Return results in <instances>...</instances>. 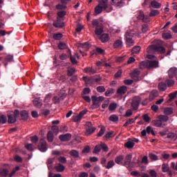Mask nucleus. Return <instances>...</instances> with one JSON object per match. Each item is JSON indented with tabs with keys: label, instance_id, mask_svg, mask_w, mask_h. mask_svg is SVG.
<instances>
[{
	"label": "nucleus",
	"instance_id": "f257e3e1",
	"mask_svg": "<svg viewBox=\"0 0 177 177\" xmlns=\"http://www.w3.org/2000/svg\"><path fill=\"white\" fill-rule=\"evenodd\" d=\"M148 54H153V53H158L160 54L165 53V48L159 45H151L147 48Z\"/></svg>",
	"mask_w": 177,
	"mask_h": 177
},
{
	"label": "nucleus",
	"instance_id": "f03ea898",
	"mask_svg": "<svg viewBox=\"0 0 177 177\" xmlns=\"http://www.w3.org/2000/svg\"><path fill=\"white\" fill-rule=\"evenodd\" d=\"M93 104L91 106V109H98L100 106V103L104 100V96L97 97L96 95H92L91 97Z\"/></svg>",
	"mask_w": 177,
	"mask_h": 177
},
{
	"label": "nucleus",
	"instance_id": "7ed1b4c3",
	"mask_svg": "<svg viewBox=\"0 0 177 177\" xmlns=\"http://www.w3.org/2000/svg\"><path fill=\"white\" fill-rule=\"evenodd\" d=\"M107 8L106 0H100L99 4L95 8V15L100 14L103 10Z\"/></svg>",
	"mask_w": 177,
	"mask_h": 177
},
{
	"label": "nucleus",
	"instance_id": "20e7f679",
	"mask_svg": "<svg viewBox=\"0 0 177 177\" xmlns=\"http://www.w3.org/2000/svg\"><path fill=\"white\" fill-rule=\"evenodd\" d=\"M38 149L41 152H46L48 150L47 142L45 139L41 138L39 140V144L37 145Z\"/></svg>",
	"mask_w": 177,
	"mask_h": 177
},
{
	"label": "nucleus",
	"instance_id": "39448f33",
	"mask_svg": "<svg viewBox=\"0 0 177 177\" xmlns=\"http://www.w3.org/2000/svg\"><path fill=\"white\" fill-rule=\"evenodd\" d=\"M140 102H141V97H140L136 96V97H133L131 106L133 108L134 111H136V110L138 109Z\"/></svg>",
	"mask_w": 177,
	"mask_h": 177
},
{
	"label": "nucleus",
	"instance_id": "423d86ee",
	"mask_svg": "<svg viewBox=\"0 0 177 177\" xmlns=\"http://www.w3.org/2000/svg\"><path fill=\"white\" fill-rule=\"evenodd\" d=\"M140 71L138 68L134 69L133 71L131 73V77H132L134 82L140 81Z\"/></svg>",
	"mask_w": 177,
	"mask_h": 177
},
{
	"label": "nucleus",
	"instance_id": "0eeeda50",
	"mask_svg": "<svg viewBox=\"0 0 177 177\" xmlns=\"http://www.w3.org/2000/svg\"><path fill=\"white\" fill-rule=\"evenodd\" d=\"M147 133L148 134L151 133V135L153 136H156L154 131L153 130L152 127L150 126L147 127V129H144L142 130V131H141V136H142V137H145L147 136Z\"/></svg>",
	"mask_w": 177,
	"mask_h": 177
},
{
	"label": "nucleus",
	"instance_id": "6e6552de",
	"mask_svg": "<svg viewBox=\"0 0 177 177\" xmlns=\"http://www.w3.org/2000/svg\"><path fill=\"white\" fill-rule=\"evenodd\" d=\"M53 26L55 28H63L64 27V23L58 17L56 21H54Z\"/></svg>",
	"mask_w": 177,
	"mask_h": 177
},
{
	"label": "nucleus",
	"instance_id": "1a4fd4ad",
	"mask_svg": "<svg viewBox=\"0 0 177 177\" xmlns=\"http://www.w3.org/2000/svg\"><path fill=\"white\" fill-rule=\"evenodd\" d=\"M131 160H132V156L131 154H129L126 156L124 166L127 167L128 169L131 168Z\"/></svg>",
	"mask_w": 177,
	"mask_h": 177
},
{
	"label": "nucleus",
	"instance_id": "9d476101",
	"mask_svg": "<svg viewBox=\"0 0 177 177\" xmlns=\"http://www.w3.org/2000/svg\"><path fill=\"white\" fill-rule=\"evenodd\" d=\"M87 126H88V128L86 129V135L87 136H89L95 132L96 129L92 127V124L91 122H88Z\"/></svg>",
	"mask_w": 177,
	"mask_h": 177
},
{
	"label": "nucleus",
	"instance_id": "9b49d317",
	"mask_svg": "<svg viewBox=\"0 0 177 177\" xmlns=\"http://www.w3.org/2000/svg\"><path fill=\"white\" fill-rule=\"evenodd\" d=\"M148 69L158 68L159 62L156 60L148 61Z\"/></svg>",
	"mask_w": 177,
	"mask_h": 177
},
{
	"label": "nucleus",
	"instance_id": "f8f14e48",
	"mask_svg": "<svg viewBox=\"0 0 177 177\" xmlns=\"http://www.w3.org/2000/svg\"><path fill=\"white\" fill-rule=\"evenodd\" d=\"M177 75V68L175 67L169 68L168 75L170 79L174 78Z\"/></svg>",
	"mask_w": 177,
	"mask_h": 177
},
{
	"label": "nucleus",
	"instance_id": "ddd939ff",
	"mask_svg": "<svg viewBox=\"0 0 177 177\" xmlns=\"http://www.w3.org/2000/svg\"><path fill=\"white\" fill-rule=\"evenodd\" d=\"M59 139L62 142H67L71 139V134L66 133L65 135H60Z\"/></svg>",
	"mask_w": 177,
	"mask_h": 177
},
{
	"label": "nucleus",
	"instance_id": "4468645a",
	"mask_svg": "<svg viewBox=\"0 0 177 177\" xmlns=\"http://www.w3.org/2000/svg\"><path fill=\"white\" fill-rule=\"evenodd\" d=\"M83 80L85 82L86 86L93 84L95 82L93 77H87L86 76H83Z\"/></svg>",
	"mask_w": 177,
	"mask_h": 177
},
{
	"label": "nucleus",
	"instance_id": "2eb2a0df",
	"mask_svg": "<svg viewBox=\"0 0 177 177\" xmlns=\"http://www.w3.org/2000/svg\"><path fill=\"white\" fill-rule=\"evenodd\" d=\"M33 104L37 108H41L42 106V100H40L39 97L35 98L33 100Z\"/></svg>",
	"mask_w": 177,
	"mask_h": 177
},
{
	"label": "nucleus",
	"instance_id": "dca6fc26",
	"mask_svg": "<svg viewBox=\"0 0 177 177\" xmlns=\"http://www.w3.org/2000/svg\"><path fill=\"white\" fill-rule=\"evenodd\" d=\"M84 73L91 75L96 73V70L93 67H86L84 68Z\"/></svg>",
	"mask_w": 177,
	"mask_h": 177
},
{
	"label": "nucleus",
	"instance_id": "f3484780",
	"mask_svg": "<svg viewBox=\"0 0 177 177\" xmlns=\"http://www.w3.org/2000/svg\"><path fill=\"white\" fill-rule=\"evenodd\" d=\"M158 90L160 91H165L167 88V85L166 84V82H159L158 85Z\"/></svg>",
	"mask_w": 177,
	"mask_h": 177
},
{
	"label": "nucleus",
	"instance_id": "a211bd4d",
	"mask_svg": "<svg viewBox=\"0 0 177 177\" xmlns=\"http://www.w3.org/2000/svg\"><path fill=\"white\" fill-rule=\"evenodd\" d=\"M55 160V158H48L47 160V166H48V169L49 170H51L54 168V165L53 163Z\"/></svg>",
	"mask_w": 177,
	"mask_h": 177
},
{
	"label": "nucleus",
	"instance_id": "6ab92c4d",
	"mask_svg": "<svg viewBox=\"0 0 177 177\" xmlns=\"http://www.w3.org/2000/svg\"><path fill=\"white\" fill-rule=\"evenodd\" d=\"M127 88L126 86H122L120 88H118L117 90V93L118 95H124L127 93Z\"/></svg>",
	"mask_w": 177,
	"mask_h": 177
},
{
	"label": "nucleus",
	"instance_id": "aec40b11",
	"mask_svg": "<svg viewBox=\"0 0 177 177\" xmlns=\"http://www.w3.org/2000/svg\"><path fill=\"white\" fill-rule=\"evenodd\" d=\"M100 39L101 40V41L102 43H106L107 41H109V36L108 34L106 33H104V34H102L100 37Z\"/></svg>",
	"mask_w": 177,
	"mask_h": 177
},
{
	"label": "nucleus",
	"instance_id": "412c9836",
	"mask_svg": "<svg viewBox=\"0 0 177 177\" xmlns=\"http://www.w3.org/2000/svg\"><path fill=\"white\" fill-rule=\"evenodd\" d=\"M20 116L22 120H27L28 119V113L27 111H21L20 112Z\"/></svg>",
	"mask_w": 177,
	"mask_h": 177
},
{
	"label": "nucleus",
	"instance_id": "4be33fe9",
	"mask_svg": "<svg viewBox=\"0 0 177 177\" xmlns=\"http://www.w3.org/2000/svg\"><path fill=\"white\" fill-rule=\"evenodd\" d=\"M151 124L156 127H161L162 126V123L160 122V119L151 121Z\"/></svg>",
	"mask_w": 177,
	"mask_h": 177
},
{
	"label": "nucleus",
	"instance_id": "5701e85b",
	"mask_svg": "<svg viewBox=\"0 0 177 177\" xmlns=\"http://www.w3.org/2000/svg\"><path fill=\"white\" fill-rule=\"evenodd\" d=\"M163 113L167 116L172 115L174 113V109L173 108H165Z\"/></svg>",
	"mask_w": 177,
	"mask_h": 177
},
{
	"label": "nucleus",
	"instance_id": "b1692460",
	"mask_svg": "<svg viewBox=\"0 0 177 177\" xmlns=\"http://www.w3.org/2000/svg\"><path fill=\"white\" fill-rule=\"evenodd\" d=\"M57 48L59 50H63L67 49L68 46H67V44H66V43L60 41L57 45Z\"/></svg>",
	"mask_w": 177,
	"mask_h": 177
},
{
	"label": "nucleus",
	"instance_id": "393cba45",
	"mask_svg": "<svg viewBox=\"0 0 177 177\" xmlns=\"http://www.w3.org/2000/svg\"><path fill=\"white\" fill-rule=\"evenodd\" d=\"M158 119L160 120V122H167L169 121V118L168 116H167L166 115H160L159 116H158Z\"/></svg>",
	"mask_w": 177,
	"mask_h": 177
},
{
	"label": "nucleus",
	"instance_id": "a878e982",
	"mask_svg": "<svg viewBox=\"0 0 177 177\" xmlns=\"http://www.w3.org/2000/svg\"><path fill=\"white\" fill-rule=\"evenodd\" d=\"M17 118L12 115H8V122L10 124H13L16 122Z\"/></svg>",
	"mask_w": 177,
	"mask_h": 177
},
{
	"label": "nucleus",
	"instance_id": "bb28decb",
	"mask_svg": "<svg viewBox=\"0 0 177 177\" xmlns=\"http://www.w3.org/2000/svg\"><path fill=\"white\" fill-rule=\"evenodd\" d=\"M54 133L52 131H48L47 133V140L49 142H53L54 140Z\"/></svg>",
	"mask_w": 177,
	"mask_h": 177
},
{
	"label": "nucleus",
	"instance_id": "cd10ccee",
	"mask_svg": "<svg viewBox=\"0 0 177 177\" xmlns=\"http://www.w3.org/2000/svg\"><path fill=\"white\" fill-rule=\"evenodd\" d=\"M149 7H152L153 8H160L161 7V4L156 1H153L151 2Z\"/></svg>",
	"mask_w": 177,
	"mask_h": 177
},
{
	"label": "nucleus",
	"instance_id": "c85d7f7f",
	"mask_svg": "<svg viewBox=\"0 0 177 177\" xmlns=\"http://www.w3.org/2000/svg\"><path fill=\"white\" fill-rule=\"evenodd\" d=\"M162 37L165 40H169L172 38V35L170 32H164L162 34Z\"/></svg>",
	"mask_w": 177,
	"mask_h": 177
},
{
	"label": "nucleus",
	"instance_id": "c756f323",
	"mask_svg": "<svg viewBox=\"0 0 177 177\" xmlns=\"http://www.w3.org/2000/svg\"><path fill=\"white\" fill-rule=\"evenodd\" d=\"M69 154L73 157L74 158H80V154H79V152L76 150H71L70 152H69Z\"/></svg>",
	"mask_w": 177,
	"mask_h": 177
},
{
	"label": "nucleus",
	"instance_id": "7c9ffc66",
	"mask_svg": "<svg viewBox=\"0 0 177 177\" xmlns=\"http://www.w3.org/2000/svg\"><path fill=\"white\" fill-rule=\"evenodd\" d=\"M127 47L130 48L133 46L135 44V41L133 39V38H127L126 39Z\"/></svg>",
	"mask_w": 177,
	"mask_h": 177
},
{
	"label": "nucleus",
	"instance_id": "2f4dec72",
	"mask_svg": "<svg viewBox=\"0 0 177 177\" xmlns=\"http://www.w3.org/2000/svg\"><path fill=\"white\" fill-rule=\"evenodd\" d=\"M145 68H149V65L147 62H140V69L144 70Z\"/></svg>",
	"mask_w": 177,
	"mask_h": 177
},
{
	"label": "nucleus",
	"instance_id": "473e14b6",
	"mask_svg": "<svg viewBox=\"0 0 177 177\" xmlns=\"http://www.w3.org/2000/svg\"><path fill=\"white\" fill-rule=\"evenodd\" d=\"M158 95V91H156V90H153V91L151 92L150 95H149V99H150V100H153L154 98L157 97Z\"/></svg>",
	"mask_w": 177,
	"mask_h": 177
},
{
	"label": "nucleus",
	"instance_id": "72a5a7b5",
	"mask_svg": "<svg viewBox=\"0 0 177 177\" xmlns=\"http://www.w3.org/2000/svg\"><path fill=\"white\" fill-rule=\"evenodd\" d=\"M103 32V28L101 26L95 27V35H101Z\"/></svg>",
	"mask_w": 177,
	"mask_h": 177
},
{
	"label": "nucleus",
	"instance_id": "f704fd0d",
	"mask_svg": "<svg viewBox=\"0 0 177 177\" xmlns=\"http://www.w3.org/2000/svg\"><path fill=\"white\" fill-rule=\"evenodd\" d=\"M165 84L167 87H171L175 84V81L174 80L167 79L165 80Z\"/></svg>",
	"mask_w": 177,
	"mask_h": 177
},
{
	"label": "nucleus",
	"instance_id": "c9c22d12",
	"mask_svg": "<svg viewBox=\"0 0 177 177\" xmlns=\"http://www.w3.org/2000/svg\"><path fill=\"white\" fill-rule=\"evenodd\" d=\"M133 37H134L133 32L131 30H127V32H126V35H125V38L126 39H133Z\"/></svg>",
	"mask_w": 177,
	"mask_h": 177
},
{
	"label": "nucleus",
	"instance_id": "e433bc0d",
	"mask_svg": "<svg viewBox=\"0 0 177 177\" xmlns=\"http://www.w3.org/2000/svg\"><path fill=\"white\" fill-rule=\"evenodd\" d=\"M124 160V156H118L115 159V162L118 164V165H124L122 163V161Z\"/></svg>",
	"mask_w": 177,
	"mask_h": 177
},
{
	"label": "nucleus",
	"instance_id": "4c0bfd02",
	"mask_svg": "<svg viewBox=\"0 0 177 177\" xmlns=\"http://www.w3.org/2000/svg\"><path fill=\"white\" fill-rule=\"evenodd\" d=\"M63 38V34L59 32V33H55L53 35V39L56 41H59Z\"/></svg>",
	"mask_w": 177,
	"mask_h": 177
},
{
	"label": "nucleus",
	"instance_id": "58836bf2",
	"mask_svg": "<svg viewBox=\"0 0 177 177\" xmlns=\"http://www.w3.org/2000/svg\"><path fill=\"white\" fill-rule=\"evenodd\" d=\"M9 173V171L6 169H3L1 170H0V176L1 177H6L8 176Z\"/></svg>",
	"mask_w": 177,
	"mask_h": 177
},
{
	"label": "nucleus",
	"instance_id": "ea45409f",
	"mask_svg": "<svg viewBox=\"0 0 177 177\" xmlns=\"http://www.w3.org/2000/svg\"><path fill=\"white\" fill-rule=\"evenodd\" d=\"M113 46L115 47V48H121L122 46V41L121 40H117L115 41Z\"/></svg>",
	"mask_w": 177,
	"mask_h": 177
},
{
	"label": "nucleus",
	"instance_id": "a19ab883",
	"mask_svg": "<svg viewBox=\"0 0 177 177\" xmlns=\"http://www.w3.org/2000/svg\"><path fill=\"white\" fill-rule=\"evenodd\" d=\"M134 145H135V143L133 141H130V140L126 142L124 145V146L128 149L133 148Z\"/></svg>",
	"mask_w": 177,
	"mask_h": 177
},
{
	"label": "nucleus",
	"instance_id": "79ce46f5",
	"mask_svg": "<svg viewBox=\"0 0 177 177\" xmlns=\"http://www.w3.org/2000/svg\"><path fill=\"white\" fill-rule=\"evenodd\" d=\"M161 169L162 172H168L169 171V165L166 163L162 164Z\"/></svg>",
	"mask_w": 177,
	"mask_h": 177
},
{
	"label": "nucleus",
	"instance_id": "37998d69",
	"mask_svg": "<svg viewBox=\"0 0 177 177\" xmlns=\"http://www.w3.org/2000/svg\"><path fill=\"white\" fill-rule=\"evenodd\" d=\"M75 73V68H70L67 71V75L68 77H71L73 75V74Z\"/></svg>",
	"mask_w": 177,
	"mask_h": 177
},
{
	"label": "nucleus",
	"instance_id": "c03bdc74",
	"mask_svg": "<svg viewBox=\"0 0 177 177\" xmlns=\"http://www.w3.org/2000/svg\"><path fill=\"white\" fill-rule=\"evenodd\" d=\"M141 47L140 46H134L132 49L133 54H138L140 51Z\"/></svg>",
	"mask_w": 177,
	"mask_h": 177
},
{
	"label": "nucleus",
	"instance_id": "a18cd8bd",
	"mask_svg": "<svg viewBox=\"0 0 177 177\" xmlns=\"http://www.w3.org/2000/svg\"><path fill=\"white\" fill-rule=\"evenodd\" d=\"M55 169H57V171L62 172V171H64L66 167H64V166L63 165L59 164L58 166L55 167Z\"/></svg>",
	"mask_w": 177,
	"mask_h": 177
},
{
	"label": "nucleus",
	"instance_id": "49530a36",
	"mask_svg": "<svg viewBox=\"0 0 177 177\" xmlns=\"http://www.w3.org/2000/svg\"><path fill=\"white\" fill-rule=\"evenodd\" d=\"M56 9L57 10H66V9H67V6H66V4H63V3L60 4L59 3L56 6Z\"/></svg>",
	"mask_w": 177,
	"mask_h": 177
},
{
	"label": "nucleus",
	"instance_id": "de8ad7c7",
	"mask_svg": "<svg viewBox=\"0 0 177 177\" xmlns=\"http://www.w3.org/2000/svg\"><path fill=\"white\" fill-rule=\"evenodd\" d=\"M117 109V104L115 102H111L109 106V109L110 111H113Z\"/></svg>",
	"mask_w": 177,
	"mask_h": 177
},
{
	"label": "nucleus",
	"instance_id": "09e8293b",
	"mask_svg": "<svg viewBox=\"0 0 177 177\" xmlns=\"http://www.w3.org/2000/svg\"><path fill=\"white\" fill-rule=\"evenodd\" d=\"M109 120L113 122H116L119 120V118L116 115H112L110 116Z\"/></svg>",
	"mask_w": 177,
	"mask_h": 177
},
{
	"label": "nucleus",
	"instance_id": "8fccbe9b",
	"mask_svg": "<svg viewBox=\"0 0 177 177\" xmlns=\"http://www.w3.org/2000/svg\"><path fill=\"white\" fill-rule=\"evenodd\" d=\"M176 137V133H168L167 136V138L170 139V140H173Z\"/></svg>",
	"mask_w": 177,
	"mask_h": 177
},
{
	"label": "nucleus",
	"instance_id": "3c124183",
	"mask_svg": "<svg viewBox=\"0 0 177 177\" xmlns=\"http://www.w3.org/2000/svg\"><path fill=\"white\" fill-rule=\"evenodd\" d=\"M133 123H135V120L133 118L129 119L125 124H124V127H127L129 124H132Z\"/></svg>",
	"mask_w": 177,
	"mask_h": 177
},
{
	"label": "nucleus",
	"instance_id": "603ef678",
	"mask_svg": "<svg viewBox=\"0 0 177 177\" xmlns=\"http://www.w3.org/2000/svg\"><path fill=\"white\" fill-rule=\"evenodd\" d=\"M159 13H160V12L158 10H151L150 13H149V17L156 16Z\"/></svg>",
	"mask_w": 177,
	"mask_h": 177
},
{
	"label": "nucleus",
	"instance_id": "864d4df0",
	"mask_svg": "<svg viewBox=\"0 0 177 177\" xmlns=\"http://www.w3.org/2000/svg\"><path fill=\"white\" fill-rule=\"evenodd\" d=\"M113 4L118 8H122L124 5V1L121 0L120 1L113 3Z\"/></svg>",
	"mask_w": 177,
	"mask_h": 177
},
{
	"label": "nucleus",
	"instance_id": "5fc2aeb1",
	"mask_svg": "<svg viewBox=\"0 0 177 177\" xmlns=\"http://www.w3.org/2000/svg\"><path fill=\"white\" fill-rule=\"evenodd\" d=\"M101 149H102V148H101L100 145H96L94 148L93 153H97L100 152Z\"/></svg>",
	"mask_w": 177,
	"mask_h": 177
},
{
	"label": "nucleus",
	"instance_id": "6e6d98bb",
	"mask_svg": "<svg viewBox=\"0 0 177 177\" xmlns=\"http://www.w3.org/2000/svg\"><path fill=\"white\" fill-rule=\"evenodd\" d=\"M67 14V12L66 11H64V10H62V11H59L57 12V16L59 17V18H63L64 17V16Z\"/></svg>",
	"mask_w": 177,
	"mask_h": 177
},
{
	"label": "nucleus",
	"instance_id": "4d7b16f0",
	"mask_svg": "<svg viewBox=\"0 0 177 177\" xmlns=\"http://www.w3.org/2000/svg\"><path fill=\"white\" fill-rule=\"evenodd\" d=\"M7 122V118L6 116L2 115L0 116V123L4 124Z\"/></svg>",
	"mask_w": 177,
	"mask_h": 177
},
{
	"label": "nucleus",
	"instance_id": "13d9d810",
	"mask_svg": "<svg viewBox=\"0 0 177 177\" xmlns=\"http://www.w3.org/2000/svg\"><path fill=\"white\" fill-rule=\"evenodd\" d=\"M30 140L32 143L36 144L39 141V138L37 136H34L30 137Z\"/></svg>",
	"mask_w": 177,
	"mask_h": 177
},
{
	"label": "nucleus",
	"instance_id": "bf43d9fd",
	"mask_svg": "<svg viewBox=\"0 0 177 177\" xmlns=\"http://www.w3.org/2000/svg\"><path fill=\"white\" fill-rule=\"evenodd\" d=\"M100 147H101V149H102V150L104 151L107 152L109 151V148L106 144L101 142Z\"/></svg>",
	"mask_w": 177,
	"mask_h": 177
},
{
	"label": "nucleus",
	"instance_id": "052dcab7",
	"mask_svg": "<svg viewBox=\"0 0 177 177\" xmlns=\"http://www.w3.org/2000/svg\"><path fill=\"white\" fill-rule=\"evenodd\" d=\"M114 91H115V90H114L113 88H111V89H110V90H107V91H106V93H105V96H106V97H110V95H111V94H113V93H114Z\"/></svg>",
	"mask_w": 177,
	"mask_h": 177
},
{
	"label": "nucleus",
	"instance_id": "680f3d73",
	"mask_svg": "<svg viewBox=\"0 0 177 177\" xmlns=\"http://www.w3.org/2000/svg\"><path fill=\"white\" fill-rule=\"evenodd\" d=\"M115 165L114 161L113 160H110L107 165H106V169H111V167H113Z\"/></svg>",
	"mask_w": 177,
	"mask_h": 177
},
{
	"label": "nucleus",
	"instance_id": "e2e57ef3",
	"mask_svg": "<svg viewBox=\"0 0 177 177\" xmlns=\"http://www.w3.org/2000/svg\"><path fill=\"white\" fill-rule=\"evenodd\" d=\"M149 175L151 177H157L158 176L157 172L153 169L149 170Z\"/></svg>",
	"mask_w": 177,
	"mask_h": 177
},
{
	"label": "nucleus",
	"instance_id": "0e129e2a",
	"mask_svg": "<svg viewBox=\"0 0 177 177\" xmlns=\"http://www.w3.org/2000/svg\"><path fill=\"white\" fill-rule=\"evenodd\" d=\"M142 119H144V121H145V122L149 123L151 121V118L147 114L142 115Z\"/></svg>",
	"mask_w": 177,
	"mask_h": 177
},
{
	"label": "nucleus",
	"instance_id": "69168bd1",
	"mask_svg": "<svg viewBox=\"0 0 177 177\" xmlns=\"http://www.w3.org/2000/svg\"><path fill=\"white\" fill-rule=\"evenodd\" d=\"M82 118L79 115H75L73 117V121L75 122H80Z\"/></svg>",
	"mask_w": 177,
	"mask_h": 177
},
{
	"label": "nucleus",
	"instance_id": "338daca9",
	"mask_svg": "<svg viewBox=\"0 0 177 177\" xmlns=\"http://www.w3.org/2000/svg\"><path fill=\"white\" fill-rule=\"evenodd\" d=\"M149 158L154 161L158 160V156L155 155L154 153H149Z\"/></svg>",
	"mask_w": 177,
	"mask_h": 177
},
{
	"label": "nucleus",
	"instance_id": "774afa93",
	"mask_svg": "<svg viewBox=\"0 0 177 177\" xmlns=\"http://www.w3.org/2000/svg\"><path fill=\"white\" fill-rule=\"evenodd\" d=\"M105 127H102L100 131V132L98 133L97 134V136L98 137H101L102 136H103V134L105 132Z\"/></svg>",
	"mask_w": 177,
	"mask_h": 177
}]
</instances>
